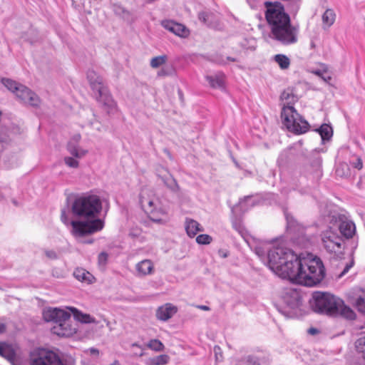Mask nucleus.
<instances>
[{"label": "nucleus", "instance_id": "ddd939ff", "mask_svg": "<svg viewBox=\"0 0 365 365\" xmlns=\"http://www.w3.org/2000/svg\"><path fill=\"white\" fill-rule=\"evenodd\" d=\"M161 25L166 30L182 38L187 37L190 34L189 30L184 25L172 20H163L161 21Z\"/></svg>", "mask_w": 365, "mask_h": 365}, {"label": "nucleus", "instance_id": "a211bd4d", "mask_svg": "<svg viewBox=\"0 0 365 365\" xmlns=\"http://www.w3.org/2000/svg\"><path fill=\"white\" fill-rule=\"evenodd\" d=\"M186 233L190 237H194L197 232L204 231L203 227L195 220L186 218L185 222Z\"/></svg>", "mask_w": 365, "mask_h": 365}, {"label": "nucleus", "instance_id": "f704fd0d", "mask_svg": "<svg viewBox=\"0 0 365 365\" xmlns=\"http://www.w3.org/2000/svg\"><path fill=\"white\" fill-rule=\"evenodd\" d=\"M147 346L155 351H163L164 349L163 344L158 339H151L147 344Z\"/></svg>", "mask_w": 365, "mask_h": 365}, {"label": "nucleus", "instance_id": "b1692460", "mask_svg": "<svg viewBox=\"0 0 365 365\" xmlns=\"http://www.w3.org/2000/svg\"><path fill=\"white\" fill-rule=\"evenodd\" d=\"M335 21V14L331 9H327L322 15V22L324 29L329 28Z\"/></svg>", "mask_w": 365, "mask_h": 365}, {"label": "nucleus", "instance_id": "5fc2aeb1", "mask_svg": "<svg viewBox=\"0 0 365 365\" xmlns=\"http://www.w3.org/2000/svg\"><path fill=\"white\" fill-rule=\"evenodd\" d=\"M308 331H309V334H314L318 332L317 329H315V328H311V329H309Z\"/></svg>", "mask_w": 365, "mask_h": 365}, {"label": "nucleus", "instance_id": "72a5a7b5", "mask_svg": "<svg viewBox=\"0 0 365 365\" xmlns=\"http://www.w3.org/2000/svg\"><path fill=\"white\" fill-rule=\"evenodd\" d=\"M55 308H49L45 309L43 312V317L46 322H55V317L56 316Z\"/></svg>", "mask_w": 365, "mask_h": 365}, {"label": "nucleus", "instance_id": "20e7f679", "mask_svg": "<svg viewBox=\"0 0 365 365\" xmlns=\"http://www.w3.org/2000/svg\"><path fill=\"white\" fill-rule=\"evenodd\" d=\"M140 204L152 221L160 224H165L168 221L166 210L161 207L159 199L153 190L147 188L141 190Z\"/></svg>", "mask_w": 365, "mask_h": 365}, {"label": "nucleus", "instance_id": "39448f33", "mask_svg": "<svg viewBox=\"0 0 365 365\" xmlns=\"http://www.w3.org/2000/svg\"><path fill=\"white\" fill-rule=\"evenodd\" d=\"M61 220L64 225H71V232L76 239L99 232L104 227V221L101 219L90 222L82 220L70 221L66 209L61 210Z\"/></svg>", "mask_w": 365, "mask_h": 365}, {"label": "nucleus", "instance_id": "f257e3e1", "mask_svg": "<svg viewBox=\"0 0 365 365\" xmlns=\"http://www.w3.org/2000/svg\"><path fill=\"white\" fill-rule=\"evenodd\" d=\"M255 250L272 272L294 283L313 287L325 277L322 261L312 254L297 255L289 249L267 242L257 245Z\"/></svg>", "mask_w": 365, "mask_h": 365}, {"label": "nucleus", "instance_id": "13d9d810", "mask_svg": "<svg viewBox=\"0 0 365 365\" xmlns=\"http://www.w3.org/2000/svg\"><path fill=\"white\" fill-rule=\"evenodd\" d=\"M310 46L312 48H315V43L313 41H311V43H310Z\"/></svg>", "mask_w": 365, "mask_h": 365}, {"label": "nucleus", "instance_id": "9b49d317", "mask_svg": "<svg viewBox=\"0 0 365 365\" xmlns=\"http://www.w3.org/2000/svg\"><path fill=\"white\" fill-rule=\"evenodd\" d=\"M321 238L322 245L328 252L337 254L341 252L343 238L332 227L323 231Z\"/></svg>", "mask_w": 365, "mask_h": 365}, {"label": "nucleus", "instance_id": "2eb2a0df", "mask_svg": "<svg viewBox=\"0 0 365 365\" xmlns=\"http://www.w3.org/2000/svg\"><path fill=\"white\" fill-rule=\"evenodd\" d=\"M137 277H145L154 272V264L150 259H143L135 264Z\"/></svg>", "mask_w": 365, "mask_h": 365}, {"label": "nucleus", "instance_id": "a878e982", "mask_svg": "<svg viewBox=\"0 0 365 365\" xmlns=\"http://www.w3.org/2000/svg\"><path fill=\"white\" fill-rule=\"evenodd\" d=\"M337 314L348 319H354L356 317L355 312L349 307L345 305L343 300L342 305L338 308Z\"/></svg>", "mask_w": 365, "mask_h": 365}, {"label": "nucleus", "instance_id": "f03ea898", "mask_svg": "<svg viewBox=\"0 0 365 365\" xmlns=\"http://www.w3.org/2000/svg\"><path fill=\"white\" fill-rule=\"evenodd\" d=\"M265 17L274 39L284 45L297 43L299 29L292 26L289 16L284 11V6L279 2H265Z\"/></svg>", "mask_w": 365, "mask_h": 365}, {"label": "nucleus", "instance_id": "7ed1b4c3", "mask_svg": "<svg viewBox=\"0 0 365 365\" xmlns=\"http://www.w3.org/2000/svg\"><path fill=\"white\" fill-rule=\"evenodd\" d=\"M103 207L101 197L94 191H90L77 196L71 205L72 214L78 218L90 222L98 220Z\"/></svg>", "mask_w": 365, "mask_h": 365}, {"label": "nucleus", "instance_id": "aec40b11", "mask_svg": "<svg viewBox=\"0 0 365 365\" xmlns=\"http://www.w3.org/2000/svg\"><path fill=\"white\" fill-rule=\"evenodd\" d=\"M158 175L162 179L167 187L173 191H177L178 190L179 187L176 180L166 170L162 169V171L158 170Z\"/></svg>", "mask_w": 365, "mask_h": 365}, {"label": "nucleus", "instance_id": "ea45409f", "mask_svg": "<svg viewBox=\"0 0 365 365\" xmlns=\"http://www.w3.org/2000/svg\"><path fill=\"white\" fill-rule=\"evenodd\" d=\"M355 304H356V308L358 309V310L360 312L365 314V311L361 309L363 307H365V292H364L361 296H359L356 299V300L355 302Z\"/></svg>", "mask_w": 365, "mask_h": 365}, {"label": "nucleus", "instance_id": "680f3d73", "mask_svg": "<svg viewBox=\"0 0 365 365\" xmlns=\"http://www.w3.org/2000/svg\"><path fill=\"white\" fill-rule=\"evenodd\" d=\"M132 346H138V347H140V345H138L137 343H133V344H132Z\"/></svg>", "mask_w": 365, "mask_h": 365}, {"label": "nucleus", "instance_id": "49530a36", "mask_svg": "<svg viewBox=\"0 0 365 365\" xmlns=\"http://www.w3.org/2000/svg\"><path fill=\"white\" fill-rule=\"evenodd\" d=\"M44 254L46 256V257L50 259H56L58 257V255L54 250H44Z\"/></svg>", "mask_w": 365, "mask_h": 365}, {"label": "nucleus", "instance_id": "423d86ee", "mask_svg": "<svg viewBox=\"0 0 365 365\" xmlns=\"http://www.w3.org/2000/svg\"><path fill=\"white\" fill-rule=\"evenodd\" d=\"M87 78L96 100L103 104L108 113L114 112L116 109V103L104 86L103 78L94 71H88Z\"/></svg>", "mask_w": 365, "mask_h": 365}, {"label": "nucleus", "instance_id": "5701e85b", "mask_svg": "<svg viewBox=\"0 0 365 365\" xmlns=\"http://www.w3.org/2000/svg\"><path fill=\"white\" fill-rule=\"evenodd\" d=\"M73 276L81 282L91 283L94 279L93 276L88 271L82 268H77L73 272Z\"/></svg>", "mask_w": 365, "mask_h": 365}, {"label": "nucleus", "instance_id": "a19ab883", "mask_svg": "<svg viewBox=\"0 0 365 365\" xmlns=\"http://www.w3.org/2000/svg\"><path fill=\"white\" fill-rule=\"evenodd\" d=\"M286 219L287 221L288 231L290 232H294L295 231V225H297V222L292 216H289L287 214H286Z\"/></svg>", "mask_w": 365, "mask_h": 365}, {"label": "nucleus", "instance_id": "a18cd8bd", "mask_svg": "<svg viewBox=\"0 0 365 365\" xmlns=\"http://www.w3.org/2000/svg\"><path fill=\"white\" fill-rule=\"evenodd\" d=\"M251 197L247 196V197H245L244 200L240 201L239 204L236 206H235L233 208H232V211H235L238 207H240L242 209H243L245 205L249 203V202L251 200Z\"/></svg>", "mask_w": 365, "mask_h": 365}, {"label": "nucleus", "instance_id": "4468645a", "mask_svg": "<svg viewBox=\"0 0 365 365\" xmlns=\"http://www.w3.org/2000/svg\"><path fill=\"white\" fill-rule=\"evenodd\" d=\"M53 333L63 337H68L76 332V328L71 324V317L63 321L61 324L55 325L52 329Z\"/></svg>", "mask_w": 365, "mask_h": 365}, {"label": "nucleus", "instance_id": "f8f14e48", "mask_svg": "<svg viewBox=\"0 0 365 365\" xmlns=\"http://www.w3.org/2000/svg\"><path fill=\"white\" fill-rule=\"evenodd\" d=\"M282 299L284 304L289 309L287 314L289 317L297 314V310L302 305L300 294L294 289H288L284 294Z\"/></svg>", "mask_w": 365, "mask_h": 365}, {"label": "nucleus", "instance_id": "7c9ffc66", "mask_svg": "<svg viewBox=\"0 0 365 365\" xmlns=\"http://www.w3.org/2000/svg\"><path fill=\"white\" fill-rule=\"evenodd\" d=\"M213 17L214 14L207 11H202L198 14L199 20L207 26H211Z\"/></svg>", "mask_w": 365, "mask_h": 365}, {"label": "nucleus", "instance_id": "4be33fe9", "mask_svg": "<svg viewBox=\"0 0 365 365\" xmlns=\"http://www.w3.org/2000/svg\"><path fill=\"white\" fill-rule=\"evenodd\" d=\"M225 76L222 73H217L213 76H207L206 79L210 86L215 88H221L224 86Z\"/></svg>", "mask_w": 365, "mask_h": 365}, {"label": "nucleus", "instance_id": "c85d7f7f", "mask_svg": "<svg viewBox=\"0 0 365 365\" xmlns=\"http://www.w3.org/2000/svg\"><path fill=\"white\" fill-rule=\"evenodd\" d=\"M336 173L338 176L344 178L351 175V170L346 163H339L336 169Z\"/></svg>", "mask_w": 365, "mask_h": 365}, {"label": "nucleus", "instance_id": "37998d69", "mask_svg": "<svg viewBox=\"0 0 365 365\" xmlns=\"http://www.w3.org/2000/svg\"><path fill=\"white\" fill-rule=\"evenodd\" d=\"M64 162L70 168H76L78 167V161L71 157H66Z\"/></svg>", "mask_w": 365, "mask_h": 365}, {"label": "nucleus", "instance_id": "412c9836", "mask_svg": "<svg viewBox=\"0 0 365 365\" xmlns=\"http://www.w3.org/2000/svg\"><path fill=\"white\" fill-rule=\"evenodd\" d=\"M67 309L73 314L75 319L82 323L90 324L96 323V319L90 314H84L74 307H67Z\"/></svg>", "mask_w": 365, "mask_h": 365}, {"label": "nucleus", "instance_id": "bb28decb", "mask_svg": "<svg viewBox=\"0 0 365 365\" xmlns=\"http://www.w3.org/2000/svg\"><path fill=\"white\" fill-rule=\"evenodd\" d=\"M317 131L321 135L322 140L323 141L329 140L333 135L332 128L327 124L322 125L319 128L317 129Z\"/></svg>", "mask_w": 365, "mask_h": 365}, {"label": "nucleus", "instance_id": "dca6fc26", "mask_svg": "<svg viewBox=\"0 0 365 365\" xmlns=\"http://www.w3.org/2000/svg\"><path fill=\"white\" fill-rule=\"evenodd\" d=\"M177 312V308L170 303L160 307L156 311V317L160 321L165 322Z\"/></svg>", "mask_w": 365, "mask_h": 365}, {"label": "nucleus", "instance_id": "4c0bfd02", "mask_svg": "<svg viewBox=\"0 0 365 365\" xmlns=\"http://www.w3.org/2000/svg\"><path fill=\"white\" fill-rule=\"evenodd\" d=\"M242 47L245 50L254 51L256 48V41L254 38L245 39L242 43Z\"/></svg>", "mask_w": 365, "mask_h": 365}, {"label": "nucleus", "instance_id": "cd10ccee", "mask_svg": "<svg viewBox=\"0 0 365 365\" xmlns=\"http://www.w3.org/2000/svg\"><path fill=\"white\" fill-rule=\"evenodd\" d=\"M274 61L277 63L280 68L287 69L290 65L289 58L284 54H277L274 56Z\"/></svg>", "mask_w": 365, "mask_h": 365}, {"label": "nucleus", "instance_id": "0eeeda50", "mask_svg": "<svg viewBox=\"0 0 365 365\" xmlns=\"http://www.w3.org/2000/svg\"><path fill=\"white\" fill-rule=\"evenodd\" d=\"M312 298L313 310L318 313L335 316L337 315L338 308L342 305L341 299L327 292H316Z\"/></svg>", "mask_w": 365, "mask_h": 365}, {"label": "nucleus", "instance_id": "1a4fd4ad", "mask_svg": "<svg viewBox=\"0 0 365 365\" xmlns=\"http://www.w3.org/2000/svg\"><path fill=\"white\" fill-rule=\"evenodd\" d=\"M2 83L24 103L37 106L40 103L38 96L26 86L9 78H2Z\"/></svg>", "mask_w": 365, "mask_h": 365}, {"label": "nucleus", "instance_id": "603ef678", "mask_svg": "<svg viewBox=\"0 0 365 365\" xmlns=\"http://www.w3.org/2000/svg\"><path fill=\"white\" fill-rule=\"evenodd\" d=\"M6 331V325L0 322V334Z\"/></svg>", "mask_w": 365, "mask_h": 365}, {"label": "nucleus", "instance_id": "052dcab7", "mask_svg": "<svg viewBox=\"0 0 365 365\" xmlns=\"http://www.w3.org/2000/svg\"><path fill=\"white\" fill-rule=\"evenodd\" d=\"M227 60L231 61H233V62H235V61H237L235 58H231V57H227Z\"/></svg>", "mask_w": 365, "mask_h": 365}, {"label": "nucleus", "instance_id": "e433bc0d", "mask_svg": "<svg viewBox=\"0 0 365 365\" xmlns=\"http://www.w3.org/2000/svg\"><path fill=\"white\" fill-rule=\"evenodd\" d=\"M280 98L282 101H287V103L288 104L287 106H290V103L296 101L295 96L289 91H284V92H282Z\"/></svg>", "mask_w": 365, "mask_h": 365}, {"label": "nucleus", "instance_id": "6ab92c4d", "mask_svg": "<svg viewBox=\"0 0 365 365\" xmlns=\"http://www.w3.org/2000/svg\"><path fill=\"white\" fill-rule=\"evenodd\" d=\"M81 139L80 135H76L73 136L71 141L68 144V150L69 153L76 158H80L86 155L87 153L86 150L80 149L77 147L75 143H78Z\"/></svg>", "mask_w": 365, "mask_h": 365}, {"label": "nucleus", "instance_id": "393cba45", "mask_svg": "<svg viewBox=\"0 0 365 365\" xmlns=\"http://www.w3.org/2000/svg\"><path fill=\"white\" fill-rule=\"evenodd\" d=\"M170 360L169 356L167 354L159 355L153 358L147 359L146 365H165L168 363Z\"/></svg>", "mask_w": 365, "mask_h": 365}, {"label": "nucleus", "instance_id": "3c124183", "mask_svg": "<svg viewBox=\"0 0 365 365\" xmlns=\"http://www.w3.org/2000/svg\"><path fill=\"white\" fill-rule=\"evenodd\" d=\"M169 74H170V73L168 71H166L165 68H162L158 72V76H168Z\"/></svg>", "mask_w": 365, "mask_h": 365}, {"label": "nucleus", "instance_id": "4d7b16f0", "mask_svg": "<svg viewBox=\"0 0 365 365\" xmlns=\"http://www.w3.org/2000/svg\"><path fill=\"white\" fill-rule=\"evenodd\" d=\"M314 73L317 74V76H320V77L322 76V73L320 71H317L314 72Z\"/></svg>", "mask_w": 365, "mask_h": 365}, {"label": "nucleus", "instance_id": "864d4df0", "mask_svg": "<svg viewBox=\"0 0 365 365\" xmlns=\"http://www.w3.org/2000/svg\"><path fill=\"white\" fill-rule=\"evenodd\" d=\"M197 307L202 310H204V311H209L210 310V307H207V306H205V305H199L197 306Z\"/></svg>", "mask_w": 365, "mask_h": 365}, {"label": "nucleus", "instance_id": "09e8293b", "mask_svg": "<svg viewBox=\"0 0 365 365\" xmlns=\"http://www.w3.org/2000/svg\"><path fill=\"white\" fill-rule=\"evenodd\" d=\"M108 260V254L106 252H101L98 255V262L101 264H105Z\"/></svg>", "mask_w": 365, "mask_h": 365}, {"label": "nucleus", "instance_id": "8fccbe9b", "mask_svg": "<svg viewBox=\"0 0 365 365\" xmlns=\"http://www.w3.org/2000/svg\"><path fill=\"white\" fill-rule=\"evenodd\" d=\"M90 124L93 129L101 131V124L97 120H95L94 122H91Z\"/></svg>", "mask_w": 365, "mask_h": 365}, {"label": "nucleus", "instance_id": "6e6d98bb", "mask_svg": "<svg viewBox=\"0 0 365 365\" xmlns=\"http://www.w3.org/2000/svg\"><path fill=\"white\" fill-rule=\"evenodd\" d=\"M322 78H323V80H324V81H328L329 80H330V79H331V77H330V76L325 77V76H322Z\"/></svg>", "mask_w": 365, "mask_h": 365}, {"label": "nucleus", "instance_id": "c03bdc74", "mask_svg": "<svg viewBox=\"0 0 365 365\" xmlns=\"http://www.w3.org/2000/svg\"><path fill=\"white\" fill-rule=\"evenodd\" d=\"M354 260L353 258H351L350 262L345 265L342 272L339 274V277H342L344 275H345L350 270V269L354 266Z\"/></svg>", "mask_w": 365, "mask_h": 365}, {"label": "nucleus", "instance_id": "bf43d9fd", "mask_svg": "<svg viewBox=\"0 0 365 365\" xmlns=\"http://www.w3.org/2000/svg\"><path fill=\"white\" fill-rule=\"evenodd\" d=\"M91 353H96V354L98 353V351L97 349H91Z\"/></svg>", "mask_w": 365, "mask_h": 365}, {"label": "nucleus", "instance_id": "c9c22d12", "mask_svg": "<svg viewBox=\"0 0 365 365\" xmlns=\"http://www.w3.org/2000/svg\"><path fill=\"white\" fill-rule=\"evenodd\" d=\"M166 60H167V56L165 55L154 57L150 61V66L154 68H156L160 66L161 65L164 64L165 63Z\"/></svg>", "mask_w": 365, "mask_h": 365}, {"label": "nucleus", "instance_id": "6e6552de", "mask_svg": "<svg viewBox=\"0 0 365 365\" xmlns=\"http://www.w3.org/2000/svg\"><path fill=\"white\" fill-rule=\"evenodd\" d=\"M281 118L283 125L290 132L296 134H302L309 129V124L295 110L292 106L284 104Z\"/></svg>", "mask_w": 365, "mask_h": 365}, {"label": "nucleus", "instance_id": "c756f323", "mask_svg": "<svg viewBox=\"0 0 365 365\" xmlns=\"http://www.w3.org/2000/svg\"><path fill=\"white\" fill-rule=\"evenodd\" d=\"M56 316L55 317V324L56 325H58V324H61L63 320L71 317V313L68 312L64 309H61L59 308H55Z\"/></svg>", "mask_w": 365, "mask_h": 365}, {"label": "nucleus", "instance_id": "58836bf2", "mask_svg": "<svg viewBox=\"0 0 365 365\" xmlns=\"http://www.w3.org/2000/svg\"><path fill=\"white\" fill-rule=\"evenodd\" d=\"M212 240V237L207 234L199 235L196 237V242L199 245H209Z\"/></svg>", "mask_w": 365, "mask_h": 365}, {"label": "nucleus", "instance_id": "e2e57ef3", "mask_svg": "<svg viewBox=\"0 0 365 365\" xmlns=\"http://www.w3.org/2000/svg\"><path fill=\"white\" fill-rule=\"evenodd\" d=\"M13 202L14 203V205H17V202L15 200H14Z\"/></svg>", "mask_w": 365, "mask_h": 365}, {"label": "nucleus", "instance_id": "9d476101", "mask_svg": "<svg viewBox=\"0 0 365 365\" xmlns=\"http://www.w3.org/2000/svg\"><path fill=\"white\" fill-rule=\"evenodd\" d=\"M30 364L63 365L58 354L46 349H37L34 350L31 353Z\"/></svg>", "mask_w": 365, "mask_h": 365}, {"label": "nucleus", "instance_id": "f3484780", "mask_svg": "<svg viewBox=\"0 0 365 365\" xmlns=\"http://www.w3.org/2000/svg\"><path fill=\"white\" fill-rule=\"evenodd\" d=\"M339 230L343 236L349 239L351 238L354 235L356 227L352 221L348 220H341L339 225Z\"/></svg>", "mask_w": 365, "mask_h": 365}, {"label": "nucleus", "instance_id": "473e14b6", "mask_svg": "<svg viewBox=\"0 0 365 365\" xmlns=\"http://www.w3.org/2000/svg\"><path fill=\"white\" fill-rule=\"evenodd\" d=\"M237 365H259V361L257 357L248 356L240 360Z\"/></svg>", "mask_w": 365, "mask_h": 365}, {"label": "nucleus", "instance_id": "de8ad7c7", "mask_svg": "<svg viewBox=\"0 0 365 365\" xmlns=\"http://www.w3.org/2000/svg\"><path fill=\"white\" fill-rule=\"evenodd\" d=\"M294 240L302 247H305L307 246V239L302 234V235L298 239H295Z\"/></svg>", "mask_w": 365, "mask_h": 365}, {"label": "nucleus", "instance_id": "79ce46f5", "mask_svg": "<svg viewBox=\"0 0 365 365\" xmlns=\"http://www.w3.org/2000/svg\"><path fill=\"white\" fill-rule=\"evenodd\" d=\"M349 163L354 168L358 170H361L363 168L362 160L358 156H354V159L351 160Z\"/></svg>", "mask_w": 365, "mask_h": 365}, {"label": "nucleus", "instance_id": "2f4dec72", "mask_svg": "<svg viewBox=\"0 0 365 365\" xmlns=\"http://www.w3.org/2000/svg\"><path fill=\"white\" fill-rule=\"evenodd\" d=\"M356 351L365 359V336L359 337L355 342Z\"/></svg>", "mask_w": 365, "mask_h": 365}]
</instances>
